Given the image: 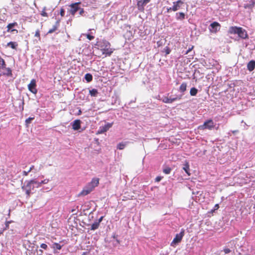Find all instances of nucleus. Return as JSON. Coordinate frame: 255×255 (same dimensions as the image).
I'll return each mask as SVG.
<instances>
[{
	"instance_id": "obj_43",
	"label": "nucleus",
	"mask_w": 255,
	"mask_h": 255,
	"mask_svg": "<svg viewBox=\"0 0 255 255\" xmlns=\"http://www.w3.org/2000/svg\"><path fill=\"white\" fill-rule=\"evenodd\" d=\"M225 224H226L224 222H223V220L220 219L218 223V226L220 227L221 228H223Z\"/></svg>"
},
{
	"instance_id": "obj_8",
	"label": "nucleus",
	"mask_w": 255,
	"mask_h": 255,
	"mask_svg": "<svg viewBox=\"0 0 255 255\" xmlns=\"http://www.w3.org/2000/svg\"><path fill=\"white\" fill-rule=\"evenodd\" d=\"M34 183H36L35 181V179H32L29 181L26 180L24 182V185L22 186V189H29L31 191L34 190V189L35 188V186L34 185Z\"/></svg>"
},
{
	"instance_id": "obj_3",
	"label": "nucleus",
	"mask_w": 255,
	"mask_h": 255,
	"mask_svg": "<svg viewBox=\"0 0 255 255\" xmlns=\"http://www.w3.org/2000/svg\"><path fill=\"white\" fill-rule=\"evenodd\" d=\"M184 235L185 230L184 229H181L180 233L176 234L175 237L170 244V246L175 247L181 242Z\"/></svg>"
},
{
	"instance_id": "obj_38",
	"label": "nucleus",
	"mask_w": 255,
	"mask_h": 255,
	"mask_svg": "<svg viewBox=\"0 0 255 255\" xmlns=\"http://www.w3.org/2000/svg\"><path fill=\"white\" fill-rule=\"evenodd\" d=\"M13 221H12V220H10V221H7V220H6V221L5 222V226L3 228V231H5L7 229H9V224L11 223H12Z\"/></svg>"
},
{
	"instance_id": "obj_4",
	"label": "nucleus",
	"mask_w": 255,
	"mask_h": 255,
	"mask_svg": "<svg viewBox=\"0 0 255 255\" xmlns=\"http://www.w3.org/2000/svg\"><path fill=\"white\" fill-rule=\"evenodd\" d=\"M200 63L208 69L211 68L217 64V61L212 58L201 59Z\"/></svg>"
},
{
	"instance_id": "obj_49",
	"label": "nucleus",
	"mask_w": 255,
	"mask_h": 255,
	"mask_svg": "<svg viewBox=\"0 0 255 255\" xmlns=\"http://www.w3.org/2000/svg\"><path fill=\"white\" fill-rule=\"evenodd\" d=\"M163 178V176H158L154 179L155 182H160Z\"/></svg>"
},
{
	"instance_id": "obj_5",
	"label": "nucleus",
	"mask_w": 255,
	"mask_h": 255,
	"mask_svg": "<svg viewBox=\"0 0 255 255\" xmlns=\"http://www.w3.org/2000/svg\"><path fill=\"white\" fill-rule=\"evenodd\" d=\"M82 123V122L80 120L76 119L70 123V126L72 127V128L74 130L80 132L85 129V128H82L81 127Z\"/></svg>"
},
{
	"instance_id": "obj_35",
	"label": "nucleus",
	"mask_w": 255,
	"mask_h": 255,
	"mask_svg": "<svg viewBox=\"0 0 255 255\" xmlns=\"http://www.w3.org/2000/svg\"><path fill=\"white\" fill-rule=\"evenodd\" d=\"M6 62L0 56V70L6 68Z\"/></svg>"
},
{
	"instance_id": "obj_9",
	"label": "nucleus",
	"mask_w": 255,
	"mask_h": 255,
	"mask_svg": "<svg viewBox=\"0 0 255 255\" xmlns=\"http://www.w3.org/2000/svg\"><path fill=\"white\" fill-rule=\"evenodd\" d=\"M81 2H74L71 3L69 6L70 7V9L69 10L70 14L72 15H75L77 12L78 11L80 7Z\"/></svg>"
},
{
	"instance_id": "obj_1",
	"label": "nucleus",
	"mask_w": 255,
	"mask_h": 255,
	"mask_svg": "<svg viewBox=\"0 0 255 255\" xmlns=\"http://www.w3.org/2000/svg\"><path fill=\"white\" fill-rule=\"evenodd\" d=\"M228 33L237 34L240 38L242 39H246L249 38V35L247 31L242 27L231 26L229 29Z\"/></svg>"
},
{
	"instance_id": "obj_36",
	"label": "nucleus",
	"mask_w": 255,
	"mask_h": 255,
	"mask_svg": "<svg viewBox=\"0 0 255 255\" xmlns=\"http://www.w3.org/2000/svg\"><path fill=\"white\" fill-rule=\"evenodd\" d=\"M105 241L108 242L109 243L112 242V245L114 247H117L120 244V241L119 239L114 240L113 241L111 240L110 241H108V240H106V239H105Z\"/></svg>"
},
{
	"instance_id": "obj_54",
	"label": "nucleus",
	"mask_w": 255,
	"mask_h": 255,
	"mask_svg": "<svg viewBox=\"0 0 255 255\" xmlns=\"http://www.w3.org/2000/svg\"><path fill=\"white\" fill-rule=\"evenodd\" d=\"M60 19L57 20L55 22V24L53 26H56V28L57 29L58 27L60 26Z\"/></svg>"
},
{
	"instance_id": "obj_34",
	"label": "nucleus",
	"mask_w": 255,
	"mask_h": 255,
	"mask_svg": "<svg viewBox=\"0 0 255 255\" xmlns=\"http://www.w3.org/2000/svg\"><path fill=\"white\" fill-rule=\"evenodd\" d=\"M187 88V84L185 82H183L181 84L179 87V91L181 93H184V92L186 90Z\"/></svg>"
},
{
	"instance_id": "obj_20",
	"label": "nucleus",
	"mask_w": 255,
	"mask_h": 255,
	"mask_svg": "<svg viewBox=\"0 0 255 255\" xmlns=\"http://www.w3.org/2000/svg\"><path fill=\"white\" fill-rule=\"evenodd\" d=\"M17 25V23L16 22L9 23L7 25V31L10 32L15 31L16 33H18V30L14 29V27Z\"/></svg>"
},
{
	"instance_id": "obj_55",
	"label": "nucleus",
	"mask_w": 255,
	"mask_h": 255,
	"mask_svg": "<svg viewBox=\"0 0 255 255\" xmlns=\"http://www.w3.org/2000/svg\"><path fill=\"white\" fill-rule=\"evenodd\" d=\"M119 237V235L117 234L116 233H113V235L112 236V238L114 239V240L118 239V238Z\"/></svg>"
},
{
	"instance_id": "obj_10",
	"label": "nucleus",
	"mask_w": 255,
	"mask_h": 255,
	"mask_svg": "<svg viewBox=\"0 0 255 255\" xmlns=\"http://www.w3.org/2000/svg\"><path fill=\"white\" fill-rule=\"evenodd\" d=\"M151 0H136V6L139 11L143 12L144 7Z\"/></svg>"
},
{
	"instance_id": "obj_52",
	"label": "nucleus",
	"mask_w": 255,
	"mask_h": 255,
	"mask_svg": "<svg viewBox=\"0 0 255 255\" xmlns=\"http://www.w3.org/2000/svg\"><path fill=\"white\" fill-rule=\"evenodd\" d=\"M35 181L36 183H34L35 188H39L41 186V184L40 183V182L37 181L35 179Z\"/></svg>"
},
{
	"instance_id": "obj_7",
	"label": "nucleus",
	"mask_w": 255,
	"mask_h": 255,
	"mask_svg": "<svg viewBox=\"0 0 255 255\" xmlns=\"http://www.w3.org/2000/svg\"><path fill=\"white\" fill-rule=\"evenodd\" d=\"M221 28L220 24L217 21H213L208 27L210 32L212 33H216Z\"/></svg>"
},
{
	"instance_id": "obj_39",
	"label": "nucleus",
	"mask_w": 255,
	"mask_h": 255,
	"mask_svg": "<svg viewBox=\"0 0 255 255\" xmlns=\"http://www.w3.org/2000/svg\"><path fill=\"white\" fill-rule=\"evenodd\" d=\"M171 51V49L168 46H166L162 51V52H164L165 53V56L168 55L170 53Z\"/></svg>"
},
{
	"instance_id": "obj_11",
	"label": "nucleus",
	"mask_w": 255,
	"mask_h": 255,
	"mask_svg": "<svg viewBox=\"0 0 255 255\" xmlns=\"http://www.w3.org/2000/svg\"><path fill=\"white\" fill-rule=\"evenodd\" d=\"M113 125V123H107L104 126H100L97 134H102L108 131Z\"/></svg>"
},
{
	"instance_id": "obj_60",
	"label": "nucleus",
	"mask_w": 255,
	"mask_h": 255,
	"mask_svg": "<svg viewBox=\"0 0 255 255\" xmlns=\"http://www.w3.org/2000/svg\"><path fill=\"white\" fill-rule=\"evenodd\" d=\"M183 95V94L182 95H180L179 96H176V97H175L176 99V101L181 100L182 99Z\"/></svg>"
},
{
	"instance_id": "obj_28",
	"label": "nucleus",
	"mask_w": 255,
	"mask_h": 255,
	"mask_svg": "<svg viewBox=\"0 0 255 255\" xmlns=\"http://www.w3.org/2000/svg\"><path fill=\"white\" fill-rule=\"evenodd\" d=\"M6 10L5 9H0V20L2 21H4L6 19V16L5 12Z\"/></svg>"
},
{
	"instance_id": "obj_40",
	"label": "nucleus",
	"mask_w": 255,
	"mask_h": 255,
	"mask_svg": "<svg viewBox=\"0 0 255 255\" xmlns=\"http://www.w3.org/2000/svg\"><path fill=\"white\" fill-rule=\"evenodd\" d=\"M34 119V117H29L26 119L25 121V125L26 127H28V125L32 122V121Z\"/></svg>"
},
{
	"instance_id": "obj_64",
	"label": "nucleus",
	"mask_w": 255,
	"mask_h": 255,
	"mask_svg": "<svg viewBox=\"0 0 255 255\" xmlns=\"http://www.w3.org/2000/svg\"><path fill=\"white\" fill-rule=\"evenodd\" d=\"M29 173V171H22V174L23 176H27L28 175V173Z\"/></svg>"
},
{
	"instance_id": "obj_12",
	"label": "nucleus",
	"mask_w": 255,
	"mask_h": 255,
	"mask_svg": "<svg viewBox=\"0 0 255 255\" xmlns=\"http://www.w3.org/2000/svg\"><path fill=\"white\" fill-rule=\"evenodd\" d=\"M36 86V80L35 79H32L28 85V89L32 93L36 94L37 93Z\"/></svg>"
},
{
	"instance_id": "obj_51",
	"label": "nucleus",
	"mask_w": 255,
	"mask_h": 255,
	"mask_svg": "<svg viewBox=\"0 0 255 255\" xmlns=\"http://www.w3.org/2000/svg\"><path fill=\"white\" fill-rule=\"evenodd\" d=\"M38 246H37L36 249V255H42L43 251L41 249L38 250Z\"/></svg>"
},
{
	"instance_id": "obj_48",
	"label": "nucleus",
	"mask_w": 255,
	"mask_h": 255,
	"mask_svg": "<svg viewBox=\"0 0 255 255\" xmlns=\"http://www.w3.org/2000/svg\"><path fill=\"white\" fill-rule=\"evenodd\" d=\"M163 8V9H166V11L164 12V13H169L171 11H172V7H166V6H164Z\"/></svg>"
},
{
	"instance_id": "obj_13",
	"label": "nucleus",
	"mask_w": 255,
	"mask_h": 255,
	"mask_svg": "<svg viewBox=\"0 0 255 255\" xmlns=\"http://www.w3.org/2000/svg\"><path fill=\"white\" fill-rule=\"evenodd\" d=\"M92 187H89V186H88L86 185L84 188L78 194V196H85L86 195H87L89 194L92 191Z\"/></svg>"
},
{
	"instance_id": "obj_18",
	"label": "nucleus",
	"mask_w": 255,
	"mask_h": 255,
	"mask_svg": "<svg viewBox=\"0 0 255 255\" xmlns=\"http://www.w3.org/2000/svg\"><path fill=\"white\" fill-rule=\"evenodd\" d=\"M175 19L177 21H183L187 18L185 13L183 12H177L175 13Z\"/></svg>"
},
{
	"instance_id": "obj_59",
	"label": "nucleus",
	"mask_w": 255,
	"mask_h": 255,
	"mask_svg": "<svg viewBox=\"0 0 255 255\" xmlns=\"http://www.w3.org/2000/svg\"><path fill=\"white\" fill-rule=\"evenodd\" d=\"M193 48V46H192L191 47H189V48L185 51L184 54H188L189 52H190L192 51Z\"/></svg>"
},
{
	"instance_id": "obj_23",
	"label": "nucleus",
	"mask_w": 255,
	"mask_h": 255,
	"mask_svg": "<svg viewBox=\"0 0 255 255\" xmlns=\"http://www.w3.org/2000/svg\"><path fill=\"white\" fill-rule=\"evenodd\" d=\"M247 69L250 71H253L255 69V60H251L247 63Z\"/></svg>"
},
{
	"instance_id": "obj_21",
	"label": "nucleus",
	"mask_w": 255,
	"mask_h": 255,
	"mask_svg": "<svg viewBox=\"0 0 255 255\" xmlns=\"http://www.w3.org/2000/svg\"><path fill=\"white\" fill-rule=\"evenodd\" d=\"M63 242V241H60L59 243H54L53 244L50 245L51 248L53 249V253H56L57 250H60L63 245H61L60 243Z\"/></svg>"
},
{
	"instance_id": "obj_26",
	"label": "nucleus",
	"mask_w": 255,
	"mask_h": 255,
	"mask_svg": "<svg viewBox=\"0 0 255 255\" xmlns=\"http://www.w3.org/2000/svg\"><path fill=\"white\" fill-rule=\"evenodd\" d=\"M128 141H122L121 142H119L117 145V149L123 150L126 147V146L128 145Z\"/></svg>"
},
{
	"instance_id": "obj_63",
	"label": "nucleus",
	"mask_w": 255,
	"mask_h": 255,
	"mask_svg": "<svg viewBox=\"0 0 255 255\" xmlns=\"http://www.w3.org/2000/svg\"><path fill=\"white\" fill-rule=\"evenodd\" d=\"M24 101L23 100L21 103V104H20L19 105V109H21V110H23V105H24Z\"/></svg>"
},
{
	"instance_id": "obj_14",
	"label": "nucleus",
	"mask_w": 255,
	"mask_h": 255,
	"mask_svg": "<svg viewBox=\"0 0 255 255\" xmlns=\"http://www.w3.org/2000/svg\"><path fill=\"white\" fill-rule=\"evenodd\" d=\"M185 0H178L173 2V5L172 6V11H176L179 10L181 6L184 3Z\"/></svg>"
},
{
	"instance_id": "obj_29",
	"label": "nucleus",
	"mask_w": 255,
	"mask_h": 255,
	"mask_svg": "<svg viewBox=\"0 0 255 255\" xmlns=\"http://www.w3.org/2000/svg\"><path fill=\"white\" fill-rule=\"evenodd\" d=\"M85 80L87 83H90L93 80V76L91 73H86L84 77L83 81Z\"/></svg>"
},
{
	"instance_id": "obj_37",
	"label": "nucleus",
	"mask_w": 255,
	"mask_h": 255,
	"mask_svg": "<svg viewBox=\"0 0 255 255\" xmlns=\"http://www.w3.org/2000/svg\"><path fill=\"white\" fill-rule=\"evenodd\" d=\"M159 99L164 103L169 104V97L168 96L163 95L161 97H159Z\"/></svg>"
},
{
	"instance_id": "obj_56",
	"label": "nucleus",
	"mask_w": 255,
	"mask_h": 255,
	"mask_svg": "<svg viewBox=\"0 0 255 255\" xmlns=\"http://www.w3.org/2000/svg\"><path fill=\"white\" fill-rule=\"evenodd\" d=\"M79 15H83V13H84V8L80 7V9L78 10Z\"/></svg>"
},
{
	"instance_id": "obj_33",
	"label": "nucleus",
	"mask_w": 255,
	"mask_h": 255,
	"mask_svg": "<svg viewBox=\"0 0 255 255\" xmlns=\"http://www.w3.org/2000/svg\"><path fill=\"white\" fill-rule=\"evenodd\" d=\"M230 215L229 214H226L222 217L221 220H223V222H224L226 224L228 225V222L230 220Z\"/></svg>"
},
{
	"instance_id": "obj_46",
	"label": "nucleus",
	"mask_w": 255,
	"mask_h": 255,
	"mask_svg": "<svg viewBox=\"0 0 255 255\" xmlns=\"http://www.w3.org/2000/svg\"><path fill=\"white\" fill-rule=\"evenodd\" d=\"M40 247L46 251H48L49 250L48 246L44 243H42L40 245Z\"/></svg>"
},
{
	"instance_id": "obj_27",
	"label": "nucleus",
	"mask_w": 255,
	"mask_h": 255,
	"mask_svg": "<svg viewBox=\"0 0 255 255\" xmlns=\"http://www.w3.org/2000/svg\"><path fill=\"white\" fill-rule=\"evenodd\" d=\"M6 47H9L12 49L16 50L18 47V44L15 41H10L7 43Z\"/></svg>"
},
{
	"instance_id": "obj_53",
	"label": "nucleus",
	"mask_w": 255,
	"mask_h": 255,
	"mask_svg": "<svg viewBox=\"0 0 255 255\" xmlns=\"http://www.w3.org/2000/svg\"><path fill=\"white\" fill-rule=\"evenodd\" d=\"M176 101V99L175 97L171 98V97H169V104L172 103L173 102Z\"/></svg>"
},
{
	"instance_id": "obj_57",
	"label": "nucleus",
	"mask_w": 255,
	"mask_h": 255,
	"mask_svg": "<svg viewBox=\"0 0 255 255\" xmlns=\"http://www.w3.org/2000/svg\"><path fill=\"white\" fill-rule=\"evenodd\" d=\"M35 36L36 37L40 38V31L39 30L37 29L35 33Z\"/></svg>"
},
{
	"instance_id": "obj_30",
	"label": "nucleus",
	"mask_w": 255,
	"mask_h": 255,
	"mask_svg": "<svg viewBox=\"0 0 255 255\" xmlns=\"http://www.w3.org/2000/svg\"><path fill=\"white\" fill-rule=\"evenodd\" d=\"M99 94V92L97 89L93 88L91 90H89V95H90L91 97H97Z\"/></svg>"
},
{
	"instance_id": "obj_32",
	"label": "nucleus",
	"mask_w": 255,
	"mask_h": 255,
	"mask_svg": "<svg viewBox=\"0 0 255 255\" xmlns=\"http://www.w3.org/2000/svg\"><path fill=\"white\" fill-rule=\"evenodd\" d=\"M198 90L196 88L193 87L190 89V94L191 96H196L198 93Z\"/></svg>"
},
{
	"instance_id": "obj_24",
	"label": "nucleus",
	"mask_w": 255,
	"mask_h": 255,
	"mask_svg": "<svg viewBox=\"0 0 255 255\" xmlns=\"http://www.w3.org/2000/svg\"><path fill=\"white\" fill-rule=\"evenodd\" d=\"M162 172L165 174H169L172 170V168L169 166L167 165L166 164H164L162 165Z\"/></svg>"
},
{
	"instance_id": "obj_58",
	"label": "nucleus",
	"mask_w": 255,
	"mask_h": 255,
	"mask_svg": "<svg viewBox=\"0 0 255 255\" xmlns=\"http://www.w3.org/2000/svg\"><path fill=\"white\" fill-rule=\"evenodd\" d=\"M49 181V180L48 179H45L43 180H42L41 182H40V183L42 184H47Z\"/></svg>"
},
{
	"instance_id": "obj_45",
	"label": "nucleus",
	"mask_w": 255,
	"mask_h": 255,
	"mask_svg": "<svg viewBox=\"0 0 255 255\" xmlns=\"http://www.w3.org/2000/svg\"><path fill=\"white\" fill-rule=\"evenodd\" d=\"M46 7H44L43 8V10L41 13V15L42 16H44V17H47L48 16V14L47 12H46Z\"/></svg>"
},
{
	"instance_id": "obj_2",
	"label": "nucleus",
	"mask_w": 255,
	"mask_h": 255,
	"mask_svg": "<svg viewBox=\"0 0 255 255\" xmlns=\"http://www.w3.org/2000/svg\"><path fill=\"white\" fill-rule=\"evenodd\" d=\"M215 126L213 120L211 119H209L206 120L203 125L198 126V129L200 130L208 129L212 130Z\"/></svg>"
},
{
	"instance_id": "obj_25",
	"label": "nucleus",
	"mask_w": 255,
	"mask_h": 255,
	"mask_svg": "<svg viewBox=\"0 0 255 255\" xmlns=\"http://www.w3.org/2000/svg\"><path fill=\"white\" fill-rule=\"evenodd\" d=\"M103 54L105 55V56H110L112 55L113 52L112 49L110 48V46L106 47L102 51Z\"/></svg>"
},
{
	"instance_id": "obj_22",
	"label": "nucleus",
	"mask_w": 255,
	"mask_h": 255,
	"mask_svg": "<svg viewBox=\"0 0 255 255\" xmlns=\"http://www.w3.org/2000/svg\"><path fill=\"white\" fill-rule=\"evenodd\" d=\"M100 225V224L96 220H95L93 223L92 224H88L87 226L90 227L89 228V230L95 231L98 229Z\"/></svg>"
},
{
	"instance_id": "obj_42",
	"label": "nucleus",
	"mask_w": 255,
	"mask_h": 255,
	"mask_svg": "<svg viewBox=\"0 0 255 255\" xmlns=\"http://www.w3.org/2000/svg\"><path fill=\"white\" fill-rule=\"evenodd\" d=\"M22 189L23 191H24L25 192V193H26L27 197H30V195L34 193V192H32V191H31V190H30L29 189L28 190V189H27L26 188Z\"/></svg>"
},
{
	"instance_id": "obj_16",
	"label": "nucleus",
	"mask_w": 255,
	"mask_h": 255,
	"mask_svg": "<svg viewBox=\"0 0 255 255\" xmlns=\"http://www.w3.org/2000/svg\"><path fill=\"white\" fill-rule=\"evenodd\" d=\"M182 169L185 171L188 176H190L191 173L190 172L189 162L188 160H185L183 164Z\"/></svg>"
},
{
	"instance_id": "obj_47",
	"label": "nucleus",
	"mask_w": 255,
	"mask_h": 255,
	"mask_svg": "<svg viewBox=\"0 0 255 255\" xmlns=\"http://www.w3.org/2000/svg\"><path fill=\"white\" fill-rule=\"evenodd\" d=\"M65 10L63 7H61L59 12H58V14H60L61 16H64L65 15Z\"/></svg>"
},
{
	"instance_id": "obj_44",
	"label": "nucleus",
	"mask_w": 255,
	"mask_h": 255,
	"mask_svg": "<svg viewBox=\"0 0 255 255\" xmlns=\"http://www.w3.org/2000/svg\"><path fill=\"white\" fill-rule=\"evenodd\" d=\"M87 38L90 40H92L94 38V36L92 35V32L88 33L86 34Z\"/></svg>"
},
{
	"instance_id": "obj_6",
	"label": "nucleus",
	"mask_w": 255,
	"mask_h": 255,
	"mask_svg": "<svg viewBox=\"0 0 255 255\" xmlns=\"http://www.w3.org/2000/svg\"><path fill=\"white\" fill-rule=\"evenodd\" d=\"M97 40L98 41H97L95 45L97 46L98 48L100 49L101 51L105 49V48L106 47L111 46L110 42L105 39L99 40L98 38Z\"/></svg>"
},
{
	"instance_id": "obj_17",
	"label": "nucleus",
	"mask_w": 255,
	"mask_h": 255,
	"mask_svg": "<svg viewBox=\"0 0 255 255\" xmlns=\"http://www.w3.org/2000/svg\"><path fill=\"white\" fill-rule=\"evenodd\" d=\"M99 184V179L98 178H93L91 181L88 183L87 185L89 187H92L93 190L95 188L98 186Z\"/></svg>"
},
{
	"instance_id": "obj_41",
	"label": "nucleus",
	"mask_w": 255,
	"mask_h": 255,
	"mask_svg": "<svg viewBox=\"0 0 255 255\" xmlns=\"http://www.w3.org/2000/svg\"><path fill=\"white\" fill-rule=\"evenodd\" d=\"M232 251V250L230 249L227 246H225L222 251V252H224L225 253V254H228L231 253Z\"/></svg>"
},
{
	"instance_id": "obj_50",
	"label": "nucleus",
	"mask_w": 255,
	"mask_h": 255,
	"mask_svg": "<svg viewBox=\"0 0 255 255\" xmlns=\"http://www.w3.org/2000/svg\"><path fill=\"white\" fill-rule=\"evenodd\" d=\"M57 30L56 26H53L51 29H50L47 32V34L52 33Z\"/></svg>"
},
{
	"instance_id": "obj_31",
	"label": "nucleus",
	"mask_w": 255,
	"mask_h": 255,
	"mask_svg": "<svg viewBox=\"0 0 255 255\" xmlns=\"http://www.w3.org/2000/svg\"><path fill=\"white\" fill-rule=\"evenodd\" d=\"M254 6L255 5L251 2V1H250L249 3L244 4V5L245 8L250 10L251 11H252Z\"/></svg>"
},
{
	"instance_id": "obj_19",
	"label": "nucleus",
	"mask_w": 255,
	"mask_h": 255,
	"mask_svg": "<svg viewBox=\"0 0 255 255\" xmlns=\"http://www.w3.org/2000/svg\"><path fill=\"white\" fill-rule=\"evenodd\" d=\"M219 208H220L219 204H215L214 207L213 208V209H212L211 210H210V211H209L207 212V216L208 217H211V216H213L214 214L216 213V212H217V211L219 209Z\"/></svg>"
},
{
	"instance_id": "obj_62",
	"label": "nucleus",
	"mask_w": 255,
	"mask_h": 255,
	"mask_svg": "<svg viewBox=\"0 0 255 255\" xmlns=\"http://www.w3.org/2000/svg\"><path fill=\"white\" fill-rule=\"evenodd\" d=\"M231 132H232V133H233L234 134H236L237 133L239 132V130H231L229 132V134L231 135Z\"/></svg>"
},
{
	"instance_id": "obj_61",
	"label": "nucleus",
	"mask_w": 255,
	"mask_h": 255,
	"mask_svg": "<svg viewBox=\"0 0 255 255\" xmlns=\"http://www.w3.org/2000/svg\"><path fill=\"white\" fill-rule=\"evenodd\" d=\"M104 218V216H101L99 219H97L96 220L100 224L101 222L103 220V219Z\"/></svg>"
},
{
	"instance_id": "obj_15",
	"label": "nucleus",
	"mask_w": 255,
	"mask_h": 255,
	"mask_svg": "<svg viewBox=\"0 0 255 255\" xmlns=\"http://www.w3.org/2000/svg\"><path fill=\"white\" fill-rule=\"evenodd\" d=\"M5 71H3L0 73V77L3 76L8 77H13V74L12 70L9 67H6L4 68Z\"/></svg>"
}]
</instances>
